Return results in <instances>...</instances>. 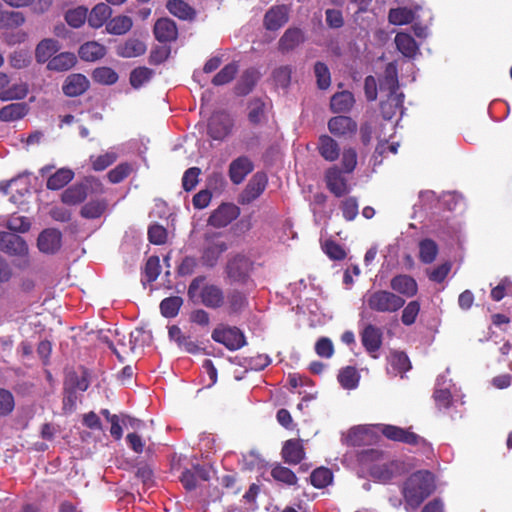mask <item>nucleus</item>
<instances>
[{
    "mask_svg": "<svg viewBox=\"0 0 512 512\" xmlns=\"http://www.w3.org/2000/svg\"><path fill=\"white\" fill-rule=\"evenodd\" d=\"M305 449L301 439H289L284 442L281 456L285 463L297 465L305 458Z\"/></svg>",
    "mask_w": 512,
    "mask_h": 512,
    "instance_id": "16",
    "label": "nucleus"
},
{
    "mask_svg": "<svg viewBox=\"0 0 512 512\" xmlns=\"http://www.w3.org/2000/svg\"><path fill=\"white\" fill-rule=\"evenodd\" d=\"M95 82L103 85H112L117 82L118 74L110 67H98L92 73Z\"/></svg>",
    "mask_w": 512,
    "mask_h": 512,
    "instance_id": "50",
    "label": "nucleus"
},
{
    "mask_svg": "<svg viewBox=\"0 0 512 512\" xmlns=\"http://www.w3.org/2000/svg\"><path fill=\"white\" fill-rule=\"evenodd\" d=\"M133 21L129 16L118 15L106 23V31L112 35H124L131 30Z\"/></svg>",
    "mask_w": 512,
    "mask_h": 512,
    "instance_id": "37",
    "label": "nucleus"
},
{
    "mask_svg": "<svg viewBox=\"0 0 512 512\" xmlns=\"http://www.w3.org/2000/svg\"><path fill=\"white\" fill-rule=\"evenodd\" d=\"M154 71L148 67H137L130 73V84L133 88L138 89L143 84L150 81Z\"/></svg>",
    "mask_w": 512,
    "mask_h": 512,
    "instance_id": "51",
    "label": "nucleus"
},
{
    "mask_svg": "<svg viewBox=\"0 0 512 512\" xmlns=\"http://www.w3.org/2000/svg\"><path fill=\"white\" fill-rule=\"evenodd\" d=\"M0 251L9 256L26 258L29 249L26 241L18 234L1 231Z\"/></svg>",
    "mask_w": 512,
    "mask_h": 512,
    "instance_id": "8",
    "label": "nucleus"
},
{
    "mask_svg": "<svg viewBox=\"0 0 512 512\" xmlns=\"http://www.w3.org/2000/svg\"><path fill=\"white\" fill-rule=\"evenodd\" d=\"M153 33L161 43L173 42L178 37L177 25L170 18L158 19L154 24Z\"/></svg>",
    "mask_w": 512,
    "mask_h": 512,
    "instance_id": "18",
    "label": "nucleus"
},
{
    "mask_svg": "<svg viewBox=\"0 0 512 512\" xmlns=\"http://www.w3.org/2000/svg\"><path fill=\"white\" fill-rule=\"evenodd\" d=\"M205 275L195 277L189 284L187 296L191 301L199 299L202 305L211 309H218L225 303L223 289L212 283L204 284Z\"/></svg>",
    "mask_w": 512,
    "mask_h": 512,
    "instance_id": "2",
    "label": "nucleus"
},
{
    "mask_svg": "<svg viewBox=\"0 0 512 512\" xmlns=\"http://www.w3.org/2000/svg\"><path fill=\"white\" fill-rule=\"evenodd\" d=\"M225 273L232 283L247 285L251 281V273L254 270V261L243 253L229 255Z\"/></svg>",
    "mask_w": 512,
    "mask_h": 512,
    "instance_id": "3",
    "label": "nucleus"
},
{
    "mask_svg": "<svg viewBox=\"0 0 512 512\" xmlns=\"http://www.w3.org/2000/svg\"><path fill=\"white\" fill-rule=\"evenodd\" d=\"M394 40L397 49L403 56L413 58L417 54L418 45L410 34L399 32L396 34Z\"/></svg>",
    "mask_w": 512,
    "mask_h": 512,
    "instance_id": "35",
    "label": "nucleus"
},
{
    "mask_svg": "<svg viewBox=\"0 0 512 512\" xmlns=\"http://www.w3.org/2000/svg\"><path fill=\"white\" fill-rule=\"evenodd\" d=\"M288 21V12L285 5L271 7L264 16V26L267 30H278Z\"/></svg>",
    "mask_w": 512,
    "mask_h": 512,
    "instance_id": "23",
    "label": "nucleus"
},
{
    "mask_svg": "<svg viewBox=\"0 0 512 512\" xmlns=\"http://www.w3.org/2000/svg\"><path fill=\"white\" fill-rule=\"evenodd\" d=\"M233 120L224 112L212 115L208 123V134L214 140H223L232 131Z\"/></svg>",
    "mask_w": 512,
    "mask_h": 512,
    "instance_id": "13",
    "label": "nucleus"
},
{
    "mask_svg": "<svg viewBox=\"0 0 512 512\" xmlns=\"http://www.w3.org/2000/svg\"><path fill=\"white\" fill-rule=\"evenodd\" d=\"M375 428L388 440L404 443L415 447H426L428 442L425 438L411 431L391 424H377Z\"/></svg>",
    "mask_w": 512,
    "mask_h": 512,
    "instance_id": "6",
    "label": "nucleus"
},
{
    "mask_svg": "<svg viewBox=\"0 0 512 512\" xmlns=\"http://www.w3.org/2000/svg\"><path fill=\"white\" fill-rule=\"evenodd\" d=\"M111 15V7L106 3H99L87 14V21L92 28H100L109 21Z\"/></svg>",
    "mask_w": 512,
    "mask_h": 512,
    "instance_id": "32",
    "label": "nucleus"
},
{
    "mask_svg": "<svg viewBox=\"0 0 512 512\" xmlns=\"http://www.w3.org/2000/svg\"><path fill=\"white\" fill-rule=\"evenodd\" d=\"M434 490V476L430 471L420 470L411 474L401 489L406 511L414 512Z\"/></svg>",
    "mask_w": 512,
    "mask_h": 512,
    "instance_id": "1",
    "label": "nucleus"
},
{
    "mask_svg": "<svg viewBox=\"0 0 512 512\" xmlns=\"http://www.w3.org/2000/svg\"><path fill=\"white\" fill-rule=\"evenodd\" d=\"M323 249L326 255L332 260L341 261L346 258V251L344 248L333 240H327Z\"/></svg>",
    "mask_w": 512,
    "mask_h": 512,
    "instance_id": "63",
    "label": "nucleus"
},
{
    "mask_svg": "<svg viewBox=\"0 0 512 512\" xmlns=\"http://www.w3.org/2000/svg\"><path fill=\"white\" fill-rule=\"evenodd\" d=\"M333 480V474L329 468H316L310 475L311 484L318 489L327 487Z\"/></svg>",
    "mask_w": 512,
    "mask_h": 512,
    "instance_id": "47",
    "label": "nucleus"
},
{
    "mask_svg": "<svg viewBox=\"0 0 512 512\" xmlns=\"http://www.w3.org/2000/svg\"><path fill=\"white\" fill-rule=\"evenodd\" d=\"M90 86V82L86 76L80 73H73L67 76L62 91L68 97H77L84 94Z\"/></svg>",
    "mask_w": 512,
    "mask_h": 512,
    "instance_id": "17",
    "label": "nucleus"
},
{
    "mask_svg": "<svg viewBox=\"0 0 512 512\" xmlns=\"http://www.w3.org/2000/svg\"><path fill=\"white\" fill-rule=\"evenodd\" d=\"M107 208L108 201L105 198L93 199L82 206L80 215L85 219H97L105 213Z\"/></svg>",
    "mask_w": 512,
    "mask_h": 512,
    "instance_id": "34",
    "label": "nucleus"
},
{
    "mask_svg": "<svg viewBox=\"0 0 512 512\" xmlns=\"http://www.w3.org/2000/svg\"><path fill=\"white\" fill-rule=\"evenodd\" d=\"M314 73L317 79V86L321 90L327 89L331 84V74L328 66L323 62H316L314 65Z\"/></svg>",
    "mask_w": 512,
    "mask_h": 512,
    "instance_id": "55",
    "label": "nucleus"
},
{
    "mask_svg": "<svg viewBox=\"0 0 512 512\" xmlns=\"http://www.w3.org/2000/svg\"><path fill=\"white\" fill-rule=\"evenodd\" d=\"M265 116V104L260 99H255L250 102L249 112H248V120L253 125H258L261 123Z\"/></svg>",
    "mask_w": 512,
    "mask_h": 512,
    "instance_id": "59",
    "label": "nucleus"
},
{
    "mask_svg": "<svg viewBox=\"0 0 512 512\" xmlns=\"http://www.w3.org/2000/svg\"><path fill=\"white\" fill-rule=\"evenodd\" d=\"M29 93V86L26 82L20 81L11 84L10 77L0 72V100L3 102L23 100Z\"/></svg>",
    "mask_w": 512,
    "mask_h": 512,
    "instance_id": "9",
    "label": "nucleus"
},
{
    "mask_svg": "<svg viewBox=\"0 0 512 512\" xmlns=\"http://www.w3.org/2000/svg\"><path fill=\"white\" fill-rule=\"evenodd\" d=\"M343 172L350 174L357 166V152L352 147L344 148L341 157Z\"/></svg>",
    "mask_w": 512,
    "mask_h": 512,
    "instance_id": "60",
    "label": "nucleus"
},
{
    "mask_svg": "<svg viewBox=\"0 0 512 512\" xmlns=\"http://www.w3.org/2000/svg\"><path fill=\"white\" fill-rule=\"evenodd\" d=\"M183 302L184 300L180 296H170L164 298L160 302V312L165 318H174L178 315Z\"/></svg>",
    "mask_w": 512,
    "mask_h": 512,
    "instance_id": "41",
    "label": "nucleus"
},
{
    "mask_svg": "<svg viewBox=\"0 0 512 512\" xmlns=\"http://www.w3.org/2000/svg\"><path fill=\"white\" fill-rule=\"evenodd\" d=\"M60 49L61 45L56 39L45 38L41 40L35 48L36 62L39 64L48 63V61L54 57Z\"/></svg>",
    "mask_w": 512,
    "mask_h": 512,
    "instance_id": "22",
    "label": "nucleus"
},
{
    "mask_svg": "<svg viewBox=\"0 0 512 512\" xmlns=\"http://www.w3.org/2000/svg\"><path fill=\"white\" fill-rule=\"evenodd\" d=\"M74 178V172L69 168H60L52 174L46 183L49 190H59L66 186Z\"/></svg>",
    "mask_w": 512,
    "mask_h": 512,
    "instance_id": "38",
    "label": "nucleus"
},
{
    "mask_svg": "<svg viewBox=\"0 0 512 512\" xmlns=\"http://www.w3.org/2000/svg\"><path fill=\"white\" fill-rule=\"evenodd\" d=\"M271 476L278 482H282L286 485L293 486L297 483V476L288 467L280 464L276 465L271 470Z\"/></svg>",
    "mask_w": 512,
    "mask_h": 512,
    "instance_id": "49",
    "label": "nucleus"
},
{
    "mask_svg": "<svg viewBox=\"0 0 512 512\" xmlns=\"http://www.w3.org/2000/svg\"><path fill=\"white\" fill-rule=\"evenodd\" d=\"M367 306L378 313H395L405 305V299L388 290H376L367 295Z\"/></svg>",
    "mask_w": 512,
    "mask_h": 512,
    "instance_id": "4",
    "label": "nucleus"
},
{
    "mask_svg": "<svg viewBox=\"0 0 512 512\" xmlns=\"http://www.w3.org/2000/svg\"><path fill=\"white\" fill-rule=\"evenodd\" d=\"M29 112V106L25 102L11 103L0 109V121L12 122L24 118Z\"/></svg>",
    "mask_w": 512,
    "mask_h": 512,
    "instance_id": "30",
    "label": "nucleus"
},
{
    "mask_svg": "<svg viewBox=\"0 0 512 512\" xmlns=\"http://www.w3.org/2000/svg\"><path fill=\"white\" fill-rule=\"evenodd\" d=\"M87 198V186L75 184L67 188L61 195V200L67 205H77Z\"/></svg>",
    "mask_w": 512,
    "mask_h": 512,
    "instance_id": "36",
    "label": "nucleus"
},
{
    "mask_svg": "<svg viewBox=\"0 0 512 512\" xmlns=\"http://www.w3.org/2000/svg\"><path fill=\"white\" fill-rule=\"evenodd\" d=\"M354 104V95L347 90L335 93L330 99V109L333 113L349 112Z\"/></svg>",
    "mask_w": 512,
    "mask_h": 512,
    "instance_id": "28",
    "label": "nucleus"
},
{
    "mask_svg": "<svg viewBox=\"0 0 512 512\" xmlns=\"http://www.w3.org/2000/svg\"><path fill=\"white\" fill-rule=\"evenodd\" d=\"M198 266V260L194 256H185L176 268L178 276L185 277L192 275Z\"/></svg>",
    "mask_w": 512,
    "mask_h": 512,
    "instance_id": "61",
    "label": "nucleus"
},
{
    "mask_svg": "<svg viewBox=\"0 0 512 512\" xmlns=\"http://www.w3.org/2000/svg\"><path fill=\"white\" fill-rule=\"evenodd\" d=\"M401 322L405 326H411L416 322L420 312V302L417 300L410 301L406 306L402 307Z\"/></svg>",
    "mask_w": 512,
    "mask_h": 512,
    "instance_id": "56",
    "label": "nucleus"
},
{
    "mask_svg": "<svg viewBox=\"0 0 512 512\" xmlns=\"http://www.w3.org/2000/svg\"><path fill=\"white\" fill-rule=\"evenodd\" d=\"M371 431L367 427L359 426L350 429L347 435L349 445L359 447L365 445L370 437Z\"/></svg>",
    "mask_w": 512,
    "mask_h": 512,
    "instance_id": "48",
    "label": "nucleus"
},
{
    "mask_svg": "<svg viewBox=\"0 0 512 512\" xmlns=\"http://www.w3.org/2000/svg\"><path fill=\"white\" fill-rule=\"evenodd\" d=\"M25 23V17L18 11H1L0 28L13 29L22 26Z\"/></svg>",
    "mask_w": 512,
    "mask_h": 512,
    "instance_id": "44",
    "label": "nucleus"
},
{
    "mask_svg": "<svg viewBox=\"0 0 512 512\" xmlns=\"http://www.w3.org/2000/svg\"><path fill=\"white\" fill-rule=\"evenodd\" d=\"M211 337L215 342L224 345L231 351L238 350L246 345V338L243 332L235 326L215 328Z\"/></svg>",
    "mask_w": 512,
    "mask_h": 512,
    "instance_id": "7",
    "label": "nucleus"
},
{
    "mask_svg": "<svg viewBox=\"0 0 512 512\" xmlns=\"http://www.w3.org/2000/svg\"><path fill=\"white\" fill-rule=\"evenodd\" d=\"M249 305L247 295L238 289L230 290L226 296L227 314L240 315Z\"/></svg>",
    "mask_w": 512,
    "mask_h": 512,
    "instance_id": "24",
    "label": "nucleus"
},
{
    "mask_svg": "<svg viewBox=\"0 0 512 512\" xmlns=\"http://www.w3.org/2000/svg\"><path fill=\"white\" fill-rule=\"evenodd\" d=\"M254 169L252 161L247 156L234 159L229 165V177L232 183L238 185Z\"/></svg>",
    "mask_w": 512,
    "mask_h": 512,
    "instance_id": "20",
    "label": "nucleus"
},
{
    "mask_svg": "<svg viewBox=\"0 0 512 512\" xmlns=\"http://www.w3.org/2000/svg\"><path fill=\"white\" fill-rule=\"evenodd\" d=\"M266 185V176L260 173L255 174L241 195V203L249 204L256 200L264 192Z\"/></svg>",
    "mask_w": 512,
    "mask_h": 512,
    "instance_id": "21",
    "label": "nucleus"
},
{
    "mask_svg": "<svg viewBox=\"0 0 512 512\" xmlns=\"http://www.w3.org/2000/svg\"><path fill=\"white\" fill-rule=\"evenodd\" d=\"M200 173L201 170L198 167H191L184 172L182 187L186 192L192 191L196 187Z\"/></svg>",
    "mask_w": 512,
    "mask_h": 512,
    "instance_id": "62",
    "label": "nucleus"
},
{
    "mask_svg": "<svg viewBox=\"0 0 512 512\" xmlns=\"http://www.w3.org/2000/svg\"><path fill=\"white\" fill-rule=\"evenodd\" d=\"M146 45L138 39H129L119 49V55L125 58H134L146 52Z\"/></svg>",
    "mask_w": 512,
    "mask_h": 512,
    "instance_id": "43",
    "label": "nucleus"
},
{
    "mask_svg": "<svg viewBox=\"0 0 512 512\" xmlns=\"http://www.w3.org/2000/svg\"><path fill=\"white\" fill-rule=\"evenodd\" d=\"M134 167L129 162L119 163L116 167L107 173V178L110 183L118 184L124 181L133 172Z\"/></svg>",
    "mask_w": 512,
    "mask_h": 512,
    "instance_id": "46",
    "label": "nucleus"
},
{
    "mask_svg": "<svg viewBox=\"0 0 512 512\" xmlns=\"http://www.w3.org/2000/svg\"><path fill=\"white\" fill-rule=\"evenodd\" d=\"M362 346L372 357L377 358V352L383 343V332L381 328L373 324H367L360 332Z\"/></svg>",
    "mask_w": 512,
    "mask_h": 512,
    "instance_id": "11",
    "label": "nucleus"
},
{
    "mask_svg": "<svg viewBox=\"0 0 512 512\" xmlns=\"http://www.w3.org/2000/svg\"><path fill=\"white\" fill-rule=\"evenodd\" d=\"M61 243L62 234L54 228L43 230L37 239L39 250L45 254H55L60 249Z\"/></svg>",
    "mask_w": 512,
    "mask_h": 512,
    "instance_id": "15",
    "label": "nucleus"
},
{
    "mask_svg": "<svg viewBox=\"0 0 512 512\" xmlns=\"http://www.w3.org/2000/svg\"><path fill=\"white\" fill-rule=\"evenodd\" d=\"M325 182L328 190L336 197H342L348 193L349 189L343 171L337 166H332L326 170Z\"/></svg>",
    "mask_w": 512,
    "mask_h": 512,
    "instance_id": "14",
    "label": "nucleus"
},
{
    "mask_svg": "<svg viewBox=\"0 0 512 512\" xmlns=\"http://www.w3.org/2000/svg\"><path fill=\"white\" fill-rule=\"evenodd\" d=\"M78 54L82 60L94 62L105 56L106 47L96 41H89L80 46Z\"/></svg>",
    "mask_w": 512,
    "mask_h": 512,
    "instance_id": "33",
    "label": "nucleus"
},
{
    "mask_svg": "<svg viewBox=\"0 0 512 512\" xmlns=\"http://www.w3.org/2000/svg\"><path fill=\"white\" fill-rule=\"evenodd\" d=\"M255 84L256 78L254 71H245L235 87L237 95L245 96L249 94L253 90Z\"/></svg>",
    "mask_w": 512,
    "mask_h": 512,
    "instance_id": "58",
    "label": "nucleus"
},
{
    "mask_svg": "<svg viewBox=\"0 0 512 512\" xmlns=\"http://www.w3.org/2000/svg\"><path fill=\"white\" fill-rule=\"evenodd\" d=\"M88 9L79 6L74 9H70L65 13V20L73 28L81 27L87 20Z\"/></svg>",
    "mask_w": 512,
    "mask_h": 512,
    "instance_id": "53",
    "label": "nucleus"
},
{
    "mask_svg": "<svg viewBox=\"0 0 512 512\" xmlns=\"http://www.w3.org/2000/svg\"><path fill=\"white\" fill-rule=\"evenodd\" d=\"M388 363L395 376L400 375L403 377V375L412 368L411 361L404 351H391L388 357Z\"/></svg>",
    "mask_w": 512,
    "mask_h": 512,
    "instance_id": "31",
    "label": "nucleus"
},
{
    "mask_svg": "<svg viewBox=\"0 0 512 512\" xmlns=\"http://www.w3.org/2000/svg\"><path fill=\"white\" fill-rule=\"evenodd\" d=\"M77 63V57L72 52H61L52 57L46 68L54 72H66L73 68Z\"/></svg>",
    "mask_w": 512,
    "mask_h": 512,
    "instance_id": "26",
    "label": "nucleus"
},
{
    "mask_svg": "<svg viewBox=\"0 0 512 512\" xmlns=\"http://www.w3.org/2000/svg\"><path fill=\"white\" fill-rule=\"evenodd\" d=\"M360 376L357 369L353 366H347L340 370L338 381L344 389H355L358 386Z\"/></svg>",
    "mask_w": 512,
    "mask_h": 512,
    "instance_id": "42",
    "label": "nucleus"
},
{
    "mask_svg": "<svg viewBox=\"0 0 512 512\" xmlns=\"http://www.w3.org/2000/svg\"><path fill=\"white\" fill-rule=\"evenodd\" d=\"M167 10L180 20L193 21L196 18V10L184 0H168Z\"/></svg>",
    "mask_w": 512,
    "mask_h": 512,
    "instance_id": "29",
    "label": "nucleus"
},
{
    "mask_svg": "<svg viewBox=\"0 0 512 512\" xmlns=\"http://www.w3.org/2000/svg\"><path fill=\"white\" fill-rule=\"evenodd\" d=\"M305 40L304 34L299 28L287 29L278 42V49L282 53L294 50Z\"/></svg>",
    "mask_w": 512,
    "mask_h": 512,
    "instance_id": "27",
    "label": "nucleus"
},
{
    "mask_svg": "<svg viewBox=\"0 0 512 512\" xmlns=\"http://www.w3.org/2000/svg\"><path fill=\"white\" fill-rule=\"evenodd\" d=\"M118 158L117 153L113 151H108L104 154L98 155V156H91L90 161L92 165V169L94 171H103L109 166H111L113 163L116 162Z\"/></svg>",
    "mask_w": 512,
    "mask_h": 512,
    "instance_id": "52",
    "label": "nucleus"
},
{
    "mask_svg": "<svg viewBox=\"0 0 512 512\" xmlns=\"http://www.w3.org/2000/svg\"><path fill=\"white\" fill-rule=\"evenodd\" d=\"M508 294H512V282L508 278H503L499 284L491 290L490 296L492 300L499 302Z\"/></svg>",
    "mask_w": 512,
    "mask_h": 512,
    "instance_id": "64",
    "label": "nucleus"
},
{
    "mask_svg": "<svg viewBox=\"0 0 512 512\" xmlns=\"http://www.w3.org/2000/svg\"><path fill=\"white\" fill-rule=\"evenodd\" d=\"M228 250V245L219 233H206L201 250L200 262L203 267L212 269L217 266L221 256Z\"/></svg>",
    "mask_w": 512,
    "mask_h": 512,
    "instance_id": "5",
    "label": "nucleus"
},
{
    "mask_svg": "<svg viewBox=\"0 0 512 512\" xmlns=\"http://www.w3.org/2000/svg\"><path fill=\"white\" fill-rule=\"evenodd\" d=\"M389 22L394 25L409 24L414 19V13L408 8H395L389 11Z\"/></svg>",
    "mask_w": 512,
    "mask_h": 512,
    "instance_id": "54",
    "label": "nucleus"
},
{
    "mask_svg": "<svg viewBox=\"0 0 512 512\" xmlns=\"http://www.w3.org/2000/svg\"><path fill=\"white\" fill-rule=\"evenodd\" d=\"M239 66L236 62L225 65L212 79L214 86H222L230 83L236 76Z\"/></svg>",
    "mask_w": 512,
    "mask_h": 512,
    "instance_id": "45",
    "label": "nucleus"
},
{
    "mask_svg": "<svg viewBox=\"0 0 512 512\" xmlns=\"http://www.w3.org/2000/svg\"><path fill=\"white\" fill-rule=\"evenodd\" d=\"M395 468L393 461L376 463L370 467L369 473L375 480L385 483L393 478Z\"/></svg>",
    "mask_w": 512,
    "mask_h": 512,
    "instance_id": "39",
    "label": "nucleus"
},
{
    "mask_svg": "<svg viewBox=\"0 0 512 512\" xmlns=\"http://www.w3.org/2000/svg\"><path fill=\"white\" fill-rule=\"evenodd\" d=\"M438 254V245L430 238H426L419 243V259L424 264L432 263Z\"/></svg>",
    "mask_w": 512,
    "mask_h": 512,
    "instance_id": "40",
    "label": "nucleus"
},
{
    "mask_svg": "<svg viewBox=\"0 0 512 512\" xmlns=\"http://www.w3.org/2000/svg\"><path fill=\"white\" fill-rule=\"evenodd\" d=\"M390 288L398 293V295H403L405 297L411 298L415 296L418 292V285L416 280L407 274H399L394 276L390 280Z\"/></svg>",
    "mask_w": 512,
    "mask_h": 512,
    "instance_id": "19",
    "label": "nucleus"
},
{
    "mask_svg": "<svg viewBox=\"0 0 512 512\" xmlns=\"http://www.w3.org/2000/svg\"><path fill=\"white\" fill-rule=\"evenodd\" d=\"M329 132L339 139H352L358 130L357 122L349 116L338 115L329 119Z\"/></svg>",
    "mask_w": 512,
    "mask_h": 512,
    "instance_id": "10",
    "label": "nucleus"
},
{
    "mask_svg": "<svg viewBox=\"0 0 512 512\" xmlns=\"http://www.w3.org/2000/svg\"><path fill=\"white\" fill-rule=\"evenodd\" d=\"M317 149L322 158L334 162L339 158L340 147L338 142L329 135H321L318 139Z\"/></svg>",
    "mask_w": 512,
    "mask_h": 512,
    "instance_id": "25",
    "label": "nucleus"
},
{
    "mask_svg": "<svg viewBox=\"0 0 512 512\" xmlns=\"http://www.w3.org/2000/svg\"><path fill=\"white\" fill-rule=\"evenodd\" d=\"M160 271H161V266H160L159 257L158 256H150L147 259V261L145 263L144 270H143L144 279L148 283H152L158 278Z\"/></svg>",
    "mask_w": 512,
    "mask_h": 512,
    "instance_id": "57",
    "label": "nucleus"
},
{
    "mask_svg": "<svg viewBox=\"0 0 512 512\" xmlns=\"http://www.w3.org/2000/svg\"><path fill=\"white\" fill-rule=\"evenodd\" d=\"M239 215L240 209L238 206L233 203H222L209 216L208 224L216 228H223L237 219Z\"/></svg>",
    "mask_w": 512,
    "mask_h": 512,
    "instance_id": "12",
    "label": "nucleus"
}]
</instances>
